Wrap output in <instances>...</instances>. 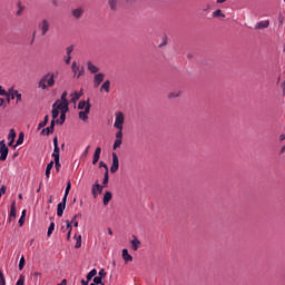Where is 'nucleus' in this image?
I'll use <instances>...</instances> for the list:
<instances>
[{
	"label": "nucleus",
	"instance_id": "obj_1",
	"mask_svg": "<svg viewBox=\"0 0 285 285\" xmlns=\"http://www.w3.org/2000/svg\"><path fill=\"white\" fill-rule=\"evenodd\" d=\"M55 86V73L48 72L47 75L42 76L38 82V88L40 90H48V88H52Z\"/></svg>",
	"mask_w": 285,
	"mask_h": 285
},
{
	"label": "nucleus",
	"instance_id": "obj_2",
	"mask_svg": "<svg viewBox=\"0 0 285 285\" xmlns=\"http://www.w3.org/2000/svg\"><path fill=\"white\" fill-rule=\"evenodd\" d=\"M38 28L41 32V37H46L48 35V32H50V20L48 19H42L39 23H38Z\"/></svg>",
	"mask_w": 285,
	"mask_h": 285
},
{
	"label": "nucleus",
	"instance_id": "obj_3",
	"mask_svg": "<svg viewBox=\"0 0 285 285\" xmlns=\"http://www.w3.org/2000/svg\"><path fill=\"white\" fill-rule=\"evenodd\" d=\"M124 121H126V117L124 116V112L121 111L116 112L114 127H116L117 130H124Z\"/></svg>",
	"mask_w": 285,
	"mask_h": 285
},
{
	"label": "nucleus",
	"instance_id": "obj_4",
	"mask_svg": "<svg viewBox=\"0 0 285 285\" xmlns=\"http://www.w3.org/2000/svg\"><path fill=\"white\" fill-rule=\"evenodd\" d=\"M8 145H6V140L0 141V161H6L8 159Z\"/></svg>",
	"mask_w": 285,
	"mask_h": 285
},
{
	"label": "nucleus",
	"instance_id": "obj_5",
	"mask_svg": "<svg viewBox=\"0 0 285 285\" xmlns=\"http://www.w3.org/2000/svg\"><path fill=\"white\" fill-rule=\"evenodd\" d=\"M58 102V108H68L70 106V102L68 101V91H63L61 95V100H56Z\"/></svg>",
	"mask_w": 285,
	"mask_h": 285
},
{
	"label": "nucleus",
	"instance_id": "obj_6",
	"mask_svg": "<svg viewBox=\"0 0 285 285\" xmlns=\"http://www.w3.org/2000/svg\"><path fill=\"white\" fill-rule=\"evenodd\" d=\"M119 170V157L117 156V153H112V164L110 167V173L115 174Z\"/></svg>",
	"mask_w": 285,
	"mask_h": 285
},
{
	"label": "nucleus",
	"instance_id": "obj_7",
	"mask_svg": "<svg viewBox=\"0 0 285 285\" xmlns=\"http://www.w3.org/2000/svg\"><path fill=\"white\" fill-rule=\"evenodd\" d=\"M60 109V118L56 120V124H59V126H63L66 122V112H68V107H58Z\"/></svg>",
	"mask_w": 285,
	"mask_h": 285
},
{
	"label": "nucleus",
	"instance_id": "obj_8",
	"mask_svg": "<svg viewBox=\"0 0 285 285\" xmlns=\"http://www.w3.org/2000/svg\"><path fill=\"white\" fill-rule=\"evenodd\" d=\"M60 149H59V139L57 137L53 138V153L51 155V157H53V159H60Z\"/></svg>",
	"mask_w": 285,
	"mask_h": 285
},
{
	"label": "nucleus",
	"instance_id": "obj_9",
	"mask_svg": "<svg viewBox=\"0 0 285 285\" xmlns=\"http://www.w3.org/2000/svg\"><path fill=\"white\" fill-rule=\"evenodd\" d=\"M91 193L95 199H97L98 195H101L104 193V186L99 185V183H95L91 188Z\"/></svg>",
	"mask_w": 285,
	"mask_h": 285
},
{
	"label": "nucleus",
	"instance_id": "obj_10",
	"mask_svg": "<svg viewBox=\"0 0 285 285\" xmlns=\"http://www.w3.org/2000/svg\"><path fill=\"white\" fill-rule=\"evenodd\" d=\"M17 219V203L13 200L10 207L9 222Z\"/></svg>",
	"mask_w": 285,
	"mask_h": 285
},
{
	"label": "nucleus",
	"instance_id": "obj_11",
	"mask_svg": "<svg viewBox=\"0 0 285 285\" xmlns=\"http://www.w3.org/2000/svg\"><path fill=\"white\" fill-rule=\"evenodd\" d=\"M90 108H91V105H87L86 109L79 112V119H81L82 121H88V115H90Z\"/></svg>",
	"mask_w": 285,
	"mask_h": 285
},
{
	"label": "nucleus",
	"instance_id": "obj_12",
	"mask_svg": "<svg viewBox=\"0 0 285 285\" xmlns=\"http://www.w3.org/2000/svg\"><path fill=\"white\" fill-rule=\"evenodd\" d=\"M104 79H106V75H104V73L95 75V77H94L95 88H98V86H101Z\"/></svg>",
	"mask_w": 285,
	"mask_h": 285
},
{
	"label": "nucleus",
	"instance_id": "obj_13",
	"mask_svg": "<svg viewBox=\"0 0 285 285\" xmlns=\"http://www.w3.org/2000/svg\"><path fill=\"white\" fill-rule=\"evenodd\" d=\"M71 14L73 19H80L81 17H83V8L78 7L76 9H72Z\"/></svg>",
	"mask_w": 285,
	"mask_h": 285
},
{
	"label": "nucleus",
	"instance_id": "obj_14",
	"mask_svg": "<svg viewBox=\"0 0 285 285\" xmlns=\"http://www.w3.org/2000/svg\"><path fill=\"white\" fill-rule=\"evenodd\" d=\"M17 92L18 90L14 89V87H11L8 91H7V101L8 104H10V99H14L17 97Z\"/></svg>",
	"mask_w": 285,
	"mask_h": 285
},
{
	"label": "nucleus",
	"instance_id": "obj_15",
	"mask_svg": "<svg viewBox=\"0 0 285 285\" xmlns=\"http://www.w3.org/2000/svg\"><path fill=\"white\" fill-rule=\"evenodd\" d=\"M59 110H61L59 108V102H55L52 105V111H51V115H52V121H55V119H57V117H59Z\"/></svg>",
	"mask_w": 285,
	"mask_h": 285
},
{
	"label": "nucleus",
	"instance_id": "obj_16",
	"mask_svg": "<svg viewBox=\"0 0 285 285\" xmlns=\"http://www.w3.org/2000/svg\"><path fill=\"white\" fill-rule=\"evenodd\" d=\"M71 97V104H77L78 99H81V97H83V91H75L73 94L70 95Z\"/></svg>",
	"mask_w": 285,
	"mask_h": 285
},
{
	"label": "nucleus",
	"instance_id": "obj_17",
	"mask_svg": "<svg viewBox=\"0 0 285 285\" xmlns=\"http://www.w3.org/2000/svg\"><path fill=\"white\" fill-rule=\"evenodd\" d=\"M100 157H101V147H97L94 154V159H92L94 166L99 163Z\"/></svg>",
	"mask_w": 285,
	"mask_h": 285
},
{
	"label": "nucleus",
	"instance_id": "obj_18",
	"mask_svg": "<svg viewBox=\"0 0 285 285\" xmlns=\"http://www.w3.org/2000/svg\"><path fill=\"white\" fill-rule=\"evenodd\" d=\"M52 135L55 132V120H51L50 126L41 130V135Z\"/></svg>",
	"mask_w": 285,
	"mask_h": 285
},
{
	"label": "nucleus",
	"instance_id": "obj_19",
	"mask_svg": "<svg viewBox=\"0 0 285 285\" xmlns=\"http://www.w3.org/2000/svg\"><path fill=\"white\" fill-rule=\"evenodd\" d=\"M119 1L118 0H108V6L111 12H117Z\"/></svg>",
	"mask_w": 285,
	"mask_h": 285
},
{
	"label": "nucleus",
	"instance_id": "obj_20",
	"mask_svg": "<svg viewBox=\"0 0 285 285\" xmlns=\"http://www.w3.org/2000/svg\"><path fill=\"white\" fill-rule=\"evenodd\" d=\"M8 139H9L8 146H12V144H14V139H17V132L14 131V129H10Z\"/></svg>",
	"mask_w": 285,
	"mask_h": 285
},
{
	"label": "nucleus",
	"instance_id": "obj_21",
	"mask_svg": "<svg viewBox=\"0 0 285 285\" xmlns=\"http://www.w3.org/2000/svg\"><path fill=\"white\" fill-rule=\"evenodd\" d=\"M130 244L132 250H139V246H141V242L137 237H134V239L130 240Z\"/></svg>",
	"mask_w": 285,
	"mask_h": 285
},
{
	"label": "nucleus",
	"instance_id": "obj_22",
	"mask_svg": "<svg viewBox=\"0 0 285 285\" xmlns=\"http://www.w3.org/2000/svg\"><path fill=\"white\" fill-rule=\"evenodd\" d=\"M268 26H271V21L268 20L259 21L256 24V30H264V28H268Z\"/></svg>",
	"mask_w": 285,
	"mask_h": 285
},
{
	"label": "nucleus",
	"instance_id": "obj_23",
	"mask_svg": "<svg viewBox=\"0 0 285 285\" xmlns=\"http://www.w3.org/2000/svg\"><path fill=\"white\" fill-rule=\"evenodd\" d=\"M110 199H112V193L106 191L102 199L104 206H108V204H110Z\"/></svg>",
	"mask_w": 285,
	"mask_h": 285
},
{
	"label": "nucleus",
	"instance_id": "obj_24",
	"mask_svg": "<svg viewBox=\"0 0 285 285\" xmlns=\"http://www.w3.org/2000/svg\"><path fill=\"white\" fill-rule=\"evenodd\" d=\"M52 168H55V160H51V161L47 165L46 173H45L47 179H50V171L52 170Z\"/></svg>",
	"mask_w": 285,
	"mask_h": 285
},
{
	"label": "nucleus",
	"instance_id": "obj_25",
	"mask_svg": "<svg viewBox=\"0 0 285 285\" xmlns=\"http://www.w3.org/2000/svg\"><path fill=\"white\" fill-rule=\"evenodd\" d=\"M87 68L91 71L92 75H97V72H99L98 67L95 66L91 61L87 62Z\"/></svg>",
	"mask_w": 285,
	"mask_h": 285
},
{
	"label": "nucleus",
	"instance_id": "obj_26",
	"mask_svg": "<svg viewBox=\"0 0 285 285\" xmlns=\"http://www.w3.org/2000/svg\"><path fill=\"white\" fill-rule=\"evenodd\" d=\"M66 210V205L59 203L57 207L58 217H63V212Z\"/></svg>",
	"mask_w": 285,
	"mask_h": 285
},
{
	"label": "nucleus",
	"instance_id": "obj_27",
	"mask_svg": "<svg viewBox=\"0 0 285 285\" xmlns=\"http://www.w3.org/2000/svg\"><path fill=\"white\" fill-rule=\"evenodd\" d=\"M66 224V230H69L67 234V239L70 240V235L72 233V223H70V220H67Z\"/></svg>",
	"mask_w": 285,
	"mask_h": 285
},
{
	"label": "nucleus",
	"instance_id": "obj_28",
	"mask_svg": "<svg viewBox=\"0 0 285 285\" xmlns=\"http://www.w3.org/2000/svg\"><path fill=\"white\" fill-rule=\"evenodd\" d=\"M122 258L125 262H132V256L128 254V249H122Z\"/></svg>",
	"mask_w": 285,
	"mask_h": 285
},
{
	"label": "nucleus",
	"instance_id": "obj_29",
	"mask_svg": "<svg viewBox=\"0 0 285 285\" xmlns=\"http://www.w3.org/2000/svg\"><path fill=\"white\" fill-rule=\"evenodd\" d=\"M90 106V102L89 101H86V100H80L79 104H78V110H86V108Z\"/></svg>",
	"mask_w": 285,
	"mask_h": 285
},
{
	"label": "nucleus",
	"instance_id": "obj_30",
	"mask_svg": "<svg viewBox=\"0 0 285 285\" xmlns=\"http://www.w3.org/2000/svg\"><path fill=\"white\" fill-rule=\"evenodd\" d=\"M121 144H124V139L116 138V140L114 142V146H112V149L117 150V148L121 147Z\"/></svg>",
	"mask_w": 285,
	"mask_h": 285
},
{
	"label": "nucleus",
	"instance_id": "obj_31",
	"mask_svg": "<svg viewBox=\"0 0 285 285\" xmlns=\"http://www.w3.org/2000/svg\"><path fill=\"white\" fill-rule=\"evenodd\" d=\"M214 19H217V17H222L223 19H226V14H224L220 9H217L216 11L213 12Z\"/></svg>",
	"mask_w": 285,
	"mask_h": 285
},
{
	"label": "nucleus",
	"instance_id": "obj_32",
	"mask_svg": "<svg viewBox=\"0 0 285 285\" xmlns=\"http://www.w3.org/2000/svg\"><path fill=\"white\" fill-rule=\"evenodd\" d=\"M77 219H81V214H76L73 216V218L71 219V224H73V226L77 228V226H79V222H77Z\"/></svg>",
	"mask_w": 285,
	"mask_h": 285
},
{
	"label": "nucleus",
	"instance_id": "obj_33",
	"mask_svg": "<svg viewBox=\"0 0 285 285\" xmlns=\"http://www.w3.org/2000/svg\"><path fill=\"white\" fill-rule=\"evenodd\" d=\"M181 91H171L168 94V99H176V97H180Z\"/></svg>",
	"mask_w": 285,
	"mask_h": 285
},
{
	"label": "nucleus",
	"instance_id": "obj_34",
	"mask_svg": "<svg viewBox=\"0 0 285 285\" xmlns=\"http://www.w3.org/2000/svg\"><path fill=\"white\" fill-rule=\"evenodd\" d=\"M101 90H105L107 92H110V80H107L102 83Z\"/></svg>",
	"mask_w": 285,
	"mask_h": 285
},
{
	"label": "nucleus",
	"instance_id": "obj_35",
	"mask_svg": "<svg viewBox=\"0 0 285 285\" xmlns=\"http://www.w3.org/2000/svg\"><path fill=\"white\" fill-rule=\"evenodd\" d=\"M97 275V269H91L88 274H87V282H90L92 279V277H95Z\"/></svg>",
	"mask_w": 285,
	"mask_h": 285
},
{
	"label": "nucleus",
	"instance_id": "obj_36",
	"mask_svg": "<svg viewBox=\"0 0 285 285\" xmlns=\"http://www.w3.org/2000/svg\"><path fill=\"white\" fill-rule=\"evenodd\" d=\"M23 137H24L23 132H20L18 140H17L16 145L13 146V148H17V146H21V144H23Z\"/></svg>",
	"mask_w": 285,
	"mask_h": 285
},
{
	"label": "nucleus",
	"instance_id": "obj_37",
	"mask_svg": "<svg viewBox=\"0 0 285 285\" xmlns=\"http://www.w3.org/2000/svg\"><path fill=\"white\" fill-rule=\"evenodd\" d=\"M23 10H26V8H23V6H21V2H19L18 11L16 12L17 17H21L23 14Z\"/></svg>",
	"mask_w": 285,
	"mask_h": 285
},
{
	"label": "nucleus",
	"instance_id": "obj_38",
	"mask_svg": "<svg viewBox=\"0 0 285 285\" xmlns=\"http://www.w3.org/2000/svg\"><path fill=\"white\" fill-rule=\"evenodd\" d=\"M16 285H26V276L21 274L19 279L17 281Z\"/></svg>",
	"mask_w": 285,
	"mask_h": 285
},
{
	"label": "nucleus",
	"instance_id": "obj_39",
	"mask_svg": "<svg viewBox=\"0 0 285 285\" xmlns=\"http://www.w3.org/2000/svg\"><path fill=\"white\" fill-rule=\"evenodd\" d=\"M71 70L77 76V72H79V65H77V61L72 62Z\"/></svg>",
	"mask_w": 285,
	"mask_h": 285
},
{
	"label": "nucleus",
	"instance_id": "obj_40",
	"mask_svg": "<svg viewBox=\"0 0 285 285\" xmlns=\"http://www.w3.org/2000/svg\"><path fill=\"white\" fill-rule=\"evenodd\" d=\"M56 173H59L61 170V163L59 159H53Z\"/></svg>",
	"mask_w": 285,
	"mask_h": 285
},
{
	"label": "nucleus",
	"instance_id": "obj_41",
	"mask_svg": "<svg viewBox=\"0 0 285 285\" xmlns=\"http://www.w3.org/2000/svg\"><path fill=\"white\" fill-rule=\"evenodd\" d=\"M23 266H26V257L21 256L19 262V271H23Z\"/></svg>",
	"mask_w": 285,
	"mask_h": 285
},
{
	"label": "nucleus",
	"instance_id": "obj_42",
	"mask_svg": "<svg viewBox=\"0 0 285 285\" xmlns=\"http://www.w3.org/2000/svg\"><path fill=\"white\" fill-rule=\"evenodd\" d=\"M52 233H55V223H50V226L47 232L48 237H50V235H52Z\"/></svg>",
	"mask_w": 285,
	"mask_h": 285
},
{
	"label": "nucleus",
	"instance_id": "obj_43",
	"mask_svg": "<svg viewBox=\"0 0 285 285\" xmlns=\"http://www.w3.org/2000/svg\"><path fill=\"white\" fill-rule=\"evenodd\" d=\"M108 181H109V175H108V171H105L102 186H108Z\"/></svg>",
	"mask_w": 285,
	"mask_h": 285
},
{
	"label": "nucleus",
	"instance_id": "obj_44",
	"mask_svg": "<svg viewBox=\"0 0 285 285\" xmlns=\"http://www.w3.org/2000/svg\"><path fill=\"white\" fill-rule=\"evenodd\" d=\"M0 285H6V276L3 275V271L0 268Z\"/></svg>",
	"mask_w": 285,
	"mask_h": 285
},
{
	"label": "nucleus",
	"instance_id": "obj_45",
	"mask_svg": "<svg viewBox=\"0 0 285 285\" xmlns=\"http://www.w3.org/2000/svg\"><path fill=\"white\" fill-rule=\"evenodd\" d=\"M70 188H72V184L69 180L67 183V187H66V190H65L66 197H68V195H70Z\"/></svg>",
	"mask_w": 285,
	"mask_h": 285
},
{
	"label": "nucleus",
	"instance_id": "obj_46",
	"mask_svg": "<svg viewBox=\"0 0 285 285\" xmlns=\"http://www.w3.org/2000/svg\"><path fill=\"white\" fill-rule=\"evenodd\" d=\"M116 139H124V129H118V132H116Z\"/></svg>",
	"mask_w": 285,
	"mask_h": 285
},
{
	"label": "nucleus",
	"instance_id": "obj_47",
	"mask_svg": "<svg viewBox=\"0 0 285 285\" xmlns=\"http://www.w3.org/2000/svg\"><path fill=\"white\" fill-rule=\"evenodd\" d=\"M72 50H75V46H69L66 48L67 57H70V55H72Z\"/></svg>",
	"mask_w": 285,
	"mask_h": 285
},
{
	"label": "nucleus",
	"instance_id": "obj_48",
	"mask_svg": "<svg viewBox=\"0 0 285 285\" xmlns=\"http://www.w3.org/2000/svg\"><path fill=\"white\" fill-rule=\"evenodd\" d=\"M81 246V235L77 236L75 248H79Z\"/></svg>",
	"mask_w": 285,
	"mask_h": 285
},
{
	"label": "nucleus",
	"instance_id": "obj_49",
	"mask_svg": "<svg viewBox=\"0 0 285 285\" xmlns=\"http://www.w3.org/2000/svg\"><path fill=\"white\" fill-rule=\"evenodd\" d=\"M102 279H104V278H101L100 276H96V277L94 278V284H97V285L102 284Z\"/></svg>",
	"mask_w": 285,
	"mask_h": 285
},
{
	"label": "nucleus",
	"instance_id": "obj_50",
	"mask_svg": "<svg viewBox=\"0 0 285 285\" xmlns=\"http://www.w3.org/2000/svg\"><path fill=\"white\" fill-rule=\"evenodd\" d=\"M0 96L8 97V91H6V89H3V87H1V86H0Z\"/></svg>",
	"mask_w": 285,
	"mask_h": 285
},
{
	"label": "nucleus",
	"instance_id": "obj_51",
	"mask_svg": "<svg viewBox=\"0 0 285 285\" xmlns=\"http://www.w3.org/2000/svg\"><path fill=\"white\" fill-rule=\"evenodd\" d=\"M99 168H105L106 173H108V165H106V163L100 161L99 163Z\"/></svg>",
	"mask_w": 285,
	"mask_h": 285
},
{
	"label": "nucleus",
	"instance_id": "obj_52",
	"mask_svg": "<svg viewBox=\"0 0 285 285\" xmlns=\"http://www.w3.org/2000/svg\"><path fill=\"white\" fill-rule=\"evenodd\" d=\"M46 126H48V124L42 120V121L39 122V125H38V130H41V128H46Z\"/></svg>",
	"mask_w": 285,
	"mask_h": 285
},
{
	"label": "nucleus",
	"instance_id": "obj_53",
	"mask_svg": "<svg viewBox=\"0 0 285 285\" xmlns=\"http://www.w3.org/2000/svg\"><path fill=\"white\" fill-rule=\"evenodd\" d=\"M98 277H101V279H104V277H106V271L105 269H100L98 273Z\"/></svg>",
	"mask_w": 285,
	"mask_h": 285
},
{
	"label": "nucleus",
	"instance_id": "obj_54",
	"mask_svg": "<svg viewBox=\"0 0 285 285\" xmlns=\"http://www.w3.org/2000/svg\"><path fill=\"white\" fill-rule=\"evenodd\" d=\"M16 104H19V101H21V94H19V91H17L16 94Z\"/></svg>",
	"mask_w": 285,
	"mask_h": 285
},
{
	"label": "nucleus",
	"instance_id": "obj_55",
	"mask_svg": "<svg viewBox=\"0 0 285 285\" xmlns=\"http://www.w3.org/2000/svg\"><path fill=\"white\" fill-rule=\"evenodd\" d=\"M26 224V217L21 216L19 219V226H23Z\"/></svg>",
	"mask_w": 285,
	"mask_h": 285
},
{
	"label": "nucleus",
	"instance_id": "obj_56",
	"mask_svg": "<svg viewBox=\"0 0 285 285\" xmlns=\"http://www.w3.org/2000/svg\"><path fill=\"white\" fill-rule=\"evenodd\" d=\"M71 59H72L71 56H67V58L65 59V62L67 63V66H69Z\"/></svg>",
	"mask_w": 285,
	"mask_h": 285
},
{
	"label": "nucleus",
	"instance_id": "obj_57",
	"mask_svg": "<svg viewBox=\"0 0 285 285\" xmlns=\"http://www.w3.org/2000/svg\"><path fill=\"white\" fill-rule=\"evenodd\" d=\"M68 202V196H66V194H65V196H63V198H62V202L60 203V204H62V205H65L66 206V203Z\"/></svg>",
	"mask_w": 285,
	"mask_h": 285
},
{
	"label": "nucleus",
	"instance_id": "obj_58",
	"mask_svg": "<svg viewBox=\"0 0 285 285\" xmlns=\"http://www.w3.org/2000/svg\"><path fill=\"white\" fill-rule=\"evenodd\" d=\"M81 75H83V68L78 70L77 79H79V77H81Z\"/></svg>",
	"mask_w": 285,
	"mask_h": 285
},
{
	"label": "nucleus",
	"instance_id": "obj_59",
	"mask_svg": "<svg viewBox=\"0 0 285 285\" xmlns=\"http://www.w3.org/2000/svg\"><path fill=\"white\" fill-rule=\"evenodd\" d=\"M90 150V146H87V148L85 149V151L82 153V155L86 157L88 155Z\"/></svg>",
	"mask_w": 285,
	"mask_h": 285
},
{
	"label": "nucleus",
	"instance_id": "obj_60",
	"mask_svg": "<svg viewBox=\"0 0 285 285\" xmlns=\"http://www.w3.org/2000/svg\"><path fill=\"white\" fill-rule=\"evenodd\" d=\"M41 275V273H39V272H35L33 273V277H35V281L37 282V278L39 277Z\"/></svg>",
	"mask_w": 285,
	"mask_h": 285
},
{
	"label": "nucleus",
	"instance_id": "obj_61",
	"mask_svg": "<svg viewBox=\"0 0 285 285\" xmlns=\"http://www.w3.org/2000/svg\"><path fill=\"white\" fill-rule=\"evenodd\" d=\"M58 285H68V279H62L61 283H59Z\"/></svg>",
	"mask_w": 285,
	"mask_h": 285
},
{
	"label": "nucleus",
	"instance_id": "obj_62",
	"mask_svg": "<svg viewBox=\"0 0 285 285\" xmlns=\"http://www.w3.org/2000/svg\"><path fill=\"white\" fill-rule=\"evenodd\" d=\"M0 194L6 195V186H2V187L0 188Z\"/></svg>",
	"mask_w": 285,
	"mask_h": 285
},
{
	"label": "nucleus",
	"instance_id": "obj_63",
	"mask_svg": "<svg viewBox=\"0 0 285 285\" xmlns=\"http://www.w3.org/2000/svg\"><path fill=\"white\" fill-rule=\"evenodd\" d=\"M281 88L283 90V95H285V81L281 85Z\"/></svg>",
	"mask_w": 285,
	"mask_h": 285
},
{
	"label": "nucleus",
	"instance_id": "obj_64",
	"mask_svg": "<svg viewBox=\"0 0 285 285\" xmlns=\"http://www.w3.org/2000/svg\"><path fill=\"white\" fill-rule=\"evenodd\" d=\"M90 282L86 279H81V285H88Z\"/></svg>",
	"mask_w": 285,
	"mask_h": 285
}]
</instances>
